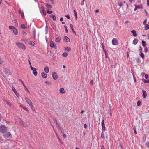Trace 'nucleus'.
I'll use <instances>...</instances> for the list:
<instances>
[{"label": "nucleus", "instance_id": "1", "mask_svg": "<svg viewBox=\"0 0 149 149\" xmlns=\"http://www.w3.org/2000/svg\"><path fill=\"white\" fill-rule=\"evenodd\" d=\"M16 44L19 48H21L24 50L25 49V46L23 44L19 42H16Z\"/></svg>", "mask_w": 149, "mask_h": 149}, {"label": "nucleus", "instance_id": "2", "mask_svg": "<svg viewBox=\"0 0 149 149\" xmlns=\"http://www.w3.org/2000/svg\"><path fill=\"white\" fill-rule=\"evenodd\" d=\"M7 130V127L4 125H2L0 126V131L1 132H4Z\"/></svg>", "mask_w": 149, "mask_h": 149}, {"label": "nucleus", "instance_id": "3", "mask_svg": "<svg viewBox=\"0 0 149 149\" xmlns=\"http://www.w3.org/2000/svg\"><path fill=\"white\" fill-rule=\"evenodd\" d=\"M4 137L5 138H10L12 135L9 132H7L4 134Z\"/></svg>", "mask_w": 149, "mask_h": 149}, {"label": "nucleus", "instance_id": "4", "mask_svg": "<svg viewBox=\"0 0 149 149\" xmlns=\"http://www.w3.org/2000/svg\"><path fill=\"white\" fill-rule=\"evenodd\" d=\"M112 43L113 45H117L118 44V40L116 38H113L112 40Z\"/></svg>", "mask_w": 149, "mask_h": 149}, {"label": "nucleus", "instance_id": "5", "mask_svg": "<svg viewBox=\"0 0 149 149\" xmlns=\"http://www.w3.org/2000/svg\"><path fill=\"white\" fill-rule=\"evenodd\" d=\"M101 125L102 130H103V132H104L105 130V126L104 121L103 119H102V120Z\"/></svg>", "mask_w": 149, "mask_h": 149}, {"label": "nucleus", "instance_id": "6", "mask_svg": "<svg viewBox=\"0 0 149 149\" xmlns=\"http://www.w3.org/2000/svg\"><path fill=\"white\" fill-rule=\"evenodd\" d=\"M50 45L51 47L54 49H56L57 48V47L56 45L55 44L54 42L52 41H50Z\"/></svg>", "mask_w": 149, "mask_h": 149}, {"label": "nucleus", "instance_id": "7", "mask_svg": "<svg viewBox=\"0 0 149 149\" xmlns=\"http://www.w3.org/2000/svg\"><path fill=\"white\" fill-rule=\"evenodd\" d=\"M52 77L53 79L56 80L58 78V76L56 73L53 72L52 74Z\"/></svg>", "mask_w": 149, "mask_h": 149}, {"label": "nucleus", "instance_id": "8", "mask_svg": "<svg viewBox=\"0 0 149 149\" xmlns=\"http://www.w3.org/2000/svg\"><path fill=\"white\" fill-rule=\"evenodd\" d=\"M25 100H26V102H27L28 104L30 106H32V103L31 102V101L27 97H26L25 98Z\"/></svg>", "mask_w": 149, "mask_h": 149}, {"label": "nucleus", "instance_id": "9", "mask_svg": "<svg viewBox=\"0 0 149 149\" xmlns=\"http://www.w3.org/2000/svg\"><path fill=\"white\" fill-rule=\"evenodd\" d=\"M142 92L143 93V98H145L147 96V94L146 93V91L144 90H142Z\"/></svg>", "mask_w": 149, "mask_h": 149}, {"label": "nucleus", "instance_id": "10", "mask_svg": "<svg viewBox=\"0 0 149 149\" xmlns=\"http://www.w3.org/2000/svg\"><path fill=\"white\" fill-rule=\"evenodd\" d=\"M134 6H135L134 9V11H136L137 9H140L141 8V6L140 5H135Z\"/></svg>", "mask_w": 149, "mask_h": 149}, {"label": "nucleus", "instance_id": "11", "mask_svg": "<svg viewBox=\"0 0 149 149\" xmlns=\"http://www.w3.org/2000/svg\"><path fill=\"white\" fill-rule=\"evenodd\" d=\"M61 40V37L58 36V37L56 38L55 40V42L56 43H59L60 42Z\"/></svg>", "mask_w": 149, "mask_h": 149}, {"label": "nucleus", "instance_id": "12", "mask_svg": "<svg viewBox=\"0 0 149 149\" xmlns=\"http://www.w3.org/2000/svg\"><path fill=\"white\" fill-rule=\"evenodd\" d=\"M64 40L67 42H70V39L67 36H65L64 37Z\"/></svg>", "mask_w": 149, "mask_h": 149}, {"label": "nucleus", "instance_id": "13", "mask_svg": "<svg viewBox=\"0 0 149 149\" xmlns=\"http://www.w3.org/2000/svg\"><path fill=\"white\" fill-rule=\"evenodd\" d=\"M36 68H34V69H33V70H32V71H33V74H34L35 76H36L37 74V72L36 71Z\"/></svg>", "mask_w": 149, "mask_h": 149}, {"label": "nucleus", "instance_id": "14", "mask_svg": "<svg viewBox=\"0 0 149 149\" xmlns=\"http://www.w3.org/2000/svg\"><path fill=\"white\" fill-rule=\"evenodd\" d=\"M60 92L62 94L65 93V92L64 89L63 88H61L59 89Z\"/></svg>", "mask_w": 149, "mask_h": 149}, {"label": "nucleus", "instance_id": "15", "mask_svg": "<svg viewBox=\"0 0 149 149\" xmlns=\"http://www.w3.org/2000/svg\"><path fill=\"white\" fill-rule=\"evenodd\" d=\"M45 6L47 8V9L50 10L52 8V6L49 4L46 3L45 5Z\"/></svg>", "mask_w": 149, "mask_h": 149}, {"label": "nucleus", "instance_id": "16", "mask_svg": "<svg viewBox=\"0 0 149 149\" xmlns=\"http://www.w3.org/2000/svg\"><path fill=\"white\" fill-rule=\"evenodd\" d=\"M44 70L46 73H48L49 72V69L48 67H46L44 68Z\"/></svg>", "mask_w": 149, "mask_h": 149}, {"label": "nucleus", "instance_id": "17", "mask_svg": "<svg viewBox=\"0 0 149 149\" xmlns=\"http://www.w3.org/2000/svg\"><path fill=\"white\" fill-rule=\"evenodd\" d=\"M41 74L42 77L44 78H46L47 77V74L45 73L44 72L42 73Z\"/></svg>", "mask_w": 149, "mask_h": 149}, {"label": "nucleus", "instance_id": "18", "mask_svg": "<svg viewBox=\"0 0 149 149\" xmlns=\"http://www.w3.org/2000/svg\"><path fill=\"white\" fill-rule=\"evenodd\" d=\"M138 42V40L137 39H134L133 41V44L134 45L136 44Z\"/></svg>", "mask_w": 149, "mask_h": 149}, {"label": "nucleus", "instance_id": "19", "mask_svg": "<svg viewBox=\"0 0 149 149\" xmlns=\"http://www.w3.org/2000/svg\"><path fill=\"white\" fill-rule=\"evenodd\" d=\"M50 17L51 18H52L54 21H55L56 19V17L54 15H50Z\"/></svg>", "mask_w": 149, "mask_h": 149}, {"label": "nucleus", "instance_id": "20", "mask_svg": "<svg viewBox=\"0 0 149 149\" xmlns=\"http://www.w3.org/2000/svg\"><path fill=\"white\" fill-rule=\"evenodd\" d=\"M5 102L7 105H8L9 106H10L12 107H13L12 104L11 103H10V102H8L6 100H5Z\"/></svg>", "mask_w": 149, "mask_h": 149}, {"label": "nucleus", "instance_id": "21", "mask_svg": "<svg viewBox=\"0 0 149 149\" xmlns=\"http://www.w3.org/2000/svg\"><path fill=\"white\" fill-rule=\"evenodd\" d=\"M131 32L132 33L134 37H136L137 36L136 32L134 30H132L131 31Z\"/></svg>", "mask_w": 149, "mask_h": 149}, {"label": "nucleus", "instance_id": "22", "mask_svg": "<svg viewBox=\"0 0 149 149\" xmlns=\"http://www.w3.org/2000/svg\"><path fill=\"white\" fill-rule=\"evenodd\" d=\"M145 25V30H146L149 29V25L148 24H146Z\"/></svg>", "mask_w": 149, "mask_h": 149}, {"label": "nucleus", "instance_id": "23", "mask_svg": "<svg viewBox=\"0 0 149 149\" xmlns=\"http://www.w3.org/2000/svg\"><path fill=\"white\" fill-rule=\"evenodd\" d=\"M18 120L20 124L21 125L22 124H23V123H24L23 122L20 118H18Z\"/></svg>", "mask_w": 149, "mask_h": 149}, {"label": "nucleus", "instance_id": "24", "mask_svg": "<svg viewBox=\"0 0 149 149\" xmlns=\"http://www.w3.org/2000/svg\"><path fill=\"white\" fill-rule=\"evenodd\" d=\"M13 33H14V34L15 35H16L17 34V33H18V32H17V30L16 29V28H15L13 30Z\"/></svg>", "mask_w": 149, "mask_h": 149}, {"label": "nucleus", "instance_id": "25", "mask_svg": "<svg viewBox=\"0 0 149 149\" xmlns=\"http://www.w3.org/2000/svg\"><path fill=\"white\" fill-rule=\"evenodd\" d=\"M20 107L22 108L24 110H26V111H28V110L27 109V108L26 107H24V106H23L22 105H20Z\"/></svg>", "mask_w": 149, "mask_h": 149}, {"label": "nucleus", "instance_id": "26", "mask_svg": "<svg viewBox=\"0 0 149 149\" xmlns=\"http://www.w3.org/2000/svg\"><path fill=\"white\" fill-rule=\"evenodd\" d=\"M36 31L35 29L33 30V35L34 38L35 37Z\"/></svg>", "mask_w": 149, "mask_h": 149}, {"label": "nucleus", "instance_id": "27", "mask_svg": "<svg viewBox=\"0 0 149 149\" xmlns=\"http://www.w3.org/2000/svg\"><path fill=\"white\" fill-rule=\"evenodd\" d=\"M104 132H103V130H102V132L101 134V138H104V134L103 133Z\"/></svg>", "mask_w": 149, "mask_h": 149}, {"label": "nucleus", "instance_id": "28", "mask_svg": "<svg viewBox=\"0 0 149 149\" xmlns=\"http://www.w3.org/2000/svg\"><path fill=\"white\" fill-rule=\"evenodd\" d=\"M74 15L75 17V19H76L77 18V13L75 10H74Z\"/></svg>", "mask_w": 149, "mask_h": 149}, {"label": "nucleus", "instance_id": "29", "mask_svg": "<svg viewBox=\"0 0 149 149\" xmlns=\"http://www.w3.org/2000/svg\"><path fill=\"white\" fill-rule=\"evenodd\" d=\"M12 90H13V91L14 92V93H15V94L17 96V95L16 94L17 92L15 91L16 90H15V88L13 86L12 87Z\"/></svg>", "mask_w": 149, "mask_h": 149}, {"label": "nucleus", "instance_id": "30", "mask_svg": "<svg viewBox=\"0 0 149 149\" xmlns=\"http://www.w3.org/2000/svg\"><path fill=\"white\" fill-rule=\"evenodd\" d=\"M62 56L63 57H66L68 56V54L66 52H64L63 53Z\"/></svg>", "mask_w": 149, "mask_h": 149}, {"label": "nucleus", "instance_id": "31", "mask_svg": "<svg viewBox=\"0 0 149 149\" xmlns=\"http://www.w3.org/2000/svg\"><path fill=\"white\" fill-rule=\"evenodd\" d=\"M45 83L46 84H47L49 85H50L52 84L51 82L49 81H45Z\"/></svg>", "mask_w": 149, "mask_h": 149}, {"label": "nucleus", "instance_id": "32", "mask_svg": "<svg viewBox=\"0 0 149 149\" xmlns=\"http://www.w3.org/2000/svg\"><path fill=\"white\" fill-rule=\"evenodd\" d=\"M142 45L143 46L145 47L146 46V44L145 41H143V40L142 41Z\"/></svg>", "mask_w": 149, "mask_h": 149}, {"label": "nucleus", "instance_id": "33", "mask_svg": "<svg viewBox=\"0 0 149 149\" xmlns=\"http://www.w3.org/2000/svg\"><path fill=\"white\" fill-rule=\"evenodd\" d=\"M14 22L15 24V25L16 26H17L18 25L17 21V20L15 19L14 20Z\"/></svg>", "mask_w": 149, "mask_h": 149}, {"label": "nucleus", "instance_id": "34", "mask_svg": "<svg viewBox=\"0 0 149 149\" xmlns=\"http://www.w3.org/2000/svg\"><path fill=\"white\" fill-rule=\"evenodd\" d=\"M141 102L140 101H138L137 102V105L138 106H140L141 105Z\"/></svg>", "mask_w": 149, "mask_h": 149}, {"label": "nucleus", "instance_id": "35", "mask_svg": "<svg viewBox=\"0 0 149 149\" xmlns=\"http://www.w3.org/2000/svg\"><path fill=\"white\" fill-rule=\"evenodd\" d=\"M140 56L142 57L143 59L144 58V55L143 53H141L140 54Z\"/></svg>", "mask_w": 149, "mask_h": 149}, {"label": "nucleus", "instance_id": "36", "mask_svg": "<svg viewBox=\"0 0 149 149\" xmlns=\"http://www.w3.org/2000/svg\"><path fill=\"white\" fill-rule=\"evenodd\" d=\"M30 45L32 46H33L35 45V43L33 42H31L30 43Z\"/></svg>", "mask_w": 149, "mask_h": 149}, {"label": "nucleus", "instance_id": "37", "mask_svg": "<svg viewBox=\"0 0 149 149\" xmlns=\"http://www.w3.org/2000/svg\"><path fill=\"white\" fill-rule=\"evenodd\" d=\"M9 28L10 29L13 30L15 28L14 27H13L11 26H9Z\"/></svg>", "mask_w": 149, "mask_h": 149}, {"label": "nucleus", "instance_id": "38", "mask_svg": "<svg viewBox=\"0 0 149 149\" xmlns=\"http://www.w3.org/2000/svg\"><path fill=\"white\" fill-rule=\"evenodd\" d=\"M20 14H21V17H22V18H24V13L23 12H22V13H21Z\"/></svg>", "mask_w": 149, "mask_h": 149}, {"label": "nucleus", "instance_id": "39", "mask_svg": "<svg viewBox=\"0 0 149 149\" xmlns=\"http://www.w3.org/2000/svg\"><path fill=\"white\" fill-rule=\"evenodd\" d=\"M65 49L68 51H70L71 50V49L68 47H66Z\"/></svg>", "mask_w": 149, "mask_h": 149}, {"label": "nucleus", "instance_id": "40", "mask_svg": "<svg viewBox=\"0 0 149 149\" xmlns=\"http://www.w3.org/2000/svg\"><path fill=\"white\" fill-rule=\"evenodd\" d=\"M21 27L23 29H25L26 28V26L24 24H22L21 25Z\"/></svg>", "mask_w": 149, "mask_h": 149}, {"label": "nucleus", "instance_id": "41", "mask_svg": "<svg viewBox=\"0 0 149 149\" xmlns=\"http://www.w3.org/2000/svg\"><path fill=\"white\" fill-rule=\"evenodd\" d=\"M24 89L25 91H26L27 92H28V93H30L29 91L28 90V89L26 87H25V88H24Z\"/></svg>", "mask_w": 149, "mask_h": 149}, {"label": "nucleus", "instance_id": "42", "mask_svg": "<svg viewBox=\"0 0 149 149\" xmlns=\"http://www.w3.org/2000/svg\"><path fill=\"white\" fill-rule=\"evenodd\" d=\"M54 123L56 125H57L58 124V123L56 120V119L55 118L54 119Z\"/></svg>", "mask_w": 149, "mask_h": 149}, {"label": "nucleus", "instance_id": "43", "mask_svg": "<svg viewBox=\"0 0 149 149\" xmlns=\"http://www.w3.org/2000/svg\"><path fill=\"white\" fill-rule=\"evenodd\" d=\"M64 28H65L66 32V33H68V29H67V26L66 25H64Z\"/></svg>", "mask_w": 149, "mask_h": 149}, {"label": "nucleus", "instance_id": "44", "mask_svg": "<svg viewBox=\"0 0 149 149\" xmlns=\"http://www.w3.org/2000/svg\"><path fill=\"white\" fill-rule=\"evenodd\" d=\"M47 13L50 14L52 13H53V12L52 11L48 10L47 11Z\"/></svg>", "mask_w": 149, "mask_h": 149}, {"label": "nucleus", "instance_id": "45", "mask_svg": "<svg viewBox=\"0 0 149 149\" xmlns=\"http://www.w3.org/2000/svg\"><path fill=\"white\" fill-rule=\"evenodd\" d=\"M3 63V61L2 60L1 58L0 57V65L2 64Z\"/></svg>", "mask_w": 149, "mask_h": 149}, {"label": "nucleus", "instance_id": "46", "mask_svg": "<svg viewBox=\"0 0 149 149\" xmlns=\"http://www.w3.org/2000/svg\"><path fill=\"white\" fill-rule=\"evenodd\" d=\"M42 13L43 14V15H46V12L45 11V10L42 11Z\"/></svg>", "mask_w": 149, "mask_h": 149}, {"label": "nucleus", "instance_id": "47", "mask_svg": "<svg viewBox=\"0 0 149 149\" xmlns=\"http://www.w3.org/2000/svg\"><path fill=\"white\" fill-rule=\"evenodd\" d=\"M70 27L71 29L72 30H73V26L72 24H70Z\"/></svg>", "mask_w": 149, "mask_h": 149}, {"label": "nucleus", "instance_id": "48", "mask_svg": "<svg viewBox=\"0 0 149 149\" xmlns=\"http://www.w3.org/2000/svg\"><path fill=\"white\" fill-rule=\"evenodd\" d=\"M147 19H146L144 20L143 22V24L144 25L146 24V23L147 22Z\"/></svg>", "mask_w": 149, "mask_h": 149}, {"label": "nucleus", "instance_id": "49", "mask_svg": "<svg viewBox=\"0 0 149 149\" xmlns=\"http://www.w3.org/2000/svg\"><path fill=\"white\" fill-rule=\"evenodd\" d=\"M31 108V109H32V110L33 111H35V108H34L33 107V105H32V106H30Z\"/></svg>", "mask_w": 149, "mask_h": 149}, {"label": "nucleus", "instance_id": "50", "mask_svg": "<svg viewBox=\"0 0 149 149\" xmlns=\"http://www.w3.org/2000/svg\"><path fill=\"white\" fill-rule=\"evenodd\" d=\"M145 77L146 79H148V75L147 74H145Z\"/></svg>", "mask_w": 149, "mask_h": 149}, {"label": "nucleus", "instance_id": "51", "mask_svg": "<svg viewBox=\"0 0 149 149\" xmlns=\"http://www.w3.org/2000/svg\"><path fill=\"white\" fill-rule=\"evenodd\" d=\"M118 5L120 6V7H121L123 6V3H118Z\"/></svg>", "mask_w": 149, "mask_h": 149}, {"label": "nucleus", "instance_id": "52", "mask_svg": "<svg viewBox=\"0 0 149 149\" xmlns=\"http://www.w3.org/2000/svg\"><path fill=\"white\" fill-rule=\"evenodd\" d=\"M144 52L145 53H146L148 51V49L147 47H145L144 50Z\"/></svg>", "mask_w": 149, "mask_h": 149}, {"label": "nucleus", "instance_id": "53", "mask_svg": "<svg viewBox=\"0 0 149 149\" xmlns=\"http://www.w3.org/2000/svg\"><path fill=\"white\" fill-rule=\"evenodd\" d=\"M65 17L69 19H70V16L68 15H66Z\"/></svg>", "mask_w": 149, "mask_h": 149}, {"label": "nucleus", "instance_id": "54", "mask_svg": "<svg viewBox=\"0 0 149 149\" xmlns=\"http://www.w3.org/2000/svg\"><path fill=\"white\" fill-rule=\"evenodd\" d=\"M144 82L145 83H149V80H144Z\"/></svg>", "mask_w": 149, "mask_h": 149}, {"label": "nucleus", "instance_id": "55", "mask_svg": "<svg viewBox=\"0 0 149 149\" xmlns=\"http://www.w3.org/2000/svg\"><path fill=\"white\" fill-rule=\"evenodd\" d=\"M93 83V81L92 80H91L90 81V84L91 85H92Z\"/></svg>", "mask_w": 149, "mask_h": 149}, {"label": "nucleus", "instance_id": "56", "mask_svg": "<svg viewBox=\"0 0 149 149\" xmlns=\"http://www.w3.org/2000/svg\"><path fill=\"white\" fill-rule=\"evenodd\" d=\"M28 56V58H29V59H28V62H29V64L30 65H31V62H30V60H29L30 57L29 56Z\"/></svg>", "mask_w": 149, "mask_h": 149}, {"label": "nucleus", "instance_id": "57", "mask_svg": "<svg viewBox=\"0 0 149 149\" xmlns=\"http://www.w3.org/2000/svg\"><path fill=\"white\" fill-rule=\"evenodd\" d=\"M146 145L147 147L149 148V141L146 143Z\"/></svg>", "mask_w": 149, "mask_h": 149}, {"label": "nucleus", "instance_id": "58", "mask_svg": "<svg viewBox=\"0 0 149 149\" xmlns=\"http://www.w3.org/2000/svg\"><path fill=\"white\" fill-rule=\"evenodd\" d=\"M23 34L24 36H25L27 35L26 33L25 32H23Z\"/></svg>", "mask_w": 149, "mask_h": 149}, {"label": "nucleus", "instance_id": "59", "mask_svg": "<svg viewBox=\"0 0 149 149\" xmlns=\"http://www.w3.org/2000/svg\"><path fill=\"white\" fill-rule=\"evenodd\" d=\"M41 8H42V11L44 10V7L42 5H41Z\"/></svg>", "mask_w": 149, "mask_h": 149}, {"label": "nucleus", "instance_id": "60", "mask_svg": "<svg viewBox=\"0 0 149 149\" xmlns=\"http://www.w3.org/2000/svg\"><path fill=\"white\" fill-rule=\"evenodd\" d=\"M52 4H54V0H50Z\"/></svg>", "mask_w": 149, "mask_h": 149}, {"label": "nucleus", "instance_id": "61", "mask_svg": "<svg viewBox=\"0 0 149 149\" xmlns=\"http://www.w3.org/2000/svg\"><path fill=\"white\" fill-rule=\"evenodd\" d=\"M30 67L31 69L32 70H33V69H34V68L33 67H32L31 65H30Z\"/></svg>", "mask_w": 149, "mask_h": 149}, {"label": "nucleus", "instance_id": "62", "mask_svg": "<svg viewBox=\"0 0 149 149\" xmlns=\"http://www.w3.org/2000/svg\"><path fill=\"white\" fill-rule=\"evenodd\" d=\"M22 125L25 127H26L27 126L26 124H24V123H23V124Z\"/></svg>", "mask_w": 149, "mask_h": 149}, {"label": "nucleus", "instance_id": "63", "mask_svg": "<svg viewBox=\"0 0 149 149\" xmlns=\"http://www.w3.org/2000/svg\"><path fill=\"white\" fill-rule=\"evenodd\" d=\"M84 127L86 129L87 128V125L86 124H85L84 126Z\"/></svg>", "mask_w": 149, "mask_h": 149}, {"label": "nucleus", "instance_id": "64", "mask_svg": "<svg viewBox=\"0 0 149 149\" xmlns=\"http://www.w3.org/2000/svg\"><path fill=\"white\" fill-rule=\"evenodd\" d=\"M147 4L148 6H149V0H147Z\"/></svg>", "mask_w": 149, "mask_h": 149}]
</instances>
